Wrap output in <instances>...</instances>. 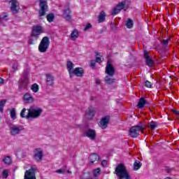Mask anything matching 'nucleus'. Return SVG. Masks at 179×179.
Wrapping results in <instances>:
<instances>
[{"label": "nucleus", "mask_w": 179, "mask_h": 179, "mask_svg": "<svg viewBox=\"0 0 179 179\" xmlns=\"http://www.w3.org/2000/svg\"><path fill=\"white\" fill-rule=\"evenodd\" d=\"M114 173L116 174L118 179H132L127 166L122 163L117 164Z\"/></svg>", "instance_id": "obj_1"}, {"label": "nucleus", "mask_w": 179, "mask_h": 179, "mask_svg": "<svg viewBox=\"0 0 179 179\" xmlns=\"http://www.w3.org/2000/svg\"><path fill=\"white\" fill-rule=\"evenodd\" d=\"M140 132L144 134L145 126L136 125L131 127L129 131V135L131 136V138H138Z\"/></svg>", "instance_id": "obj_2"}, {"label": "nucleus", "mask_w": 179, "mask_h": 179, "mask_svg": "<svg viewBox=\"0 0 179 179\" xmlns=\"http://www.w3.org/2000/svg\"><path fill=\"white\" fill-rule=\"evenodd\" d=\"M129 8V4L127 3V1H124L120 3H119L116 7H115L112 12L111 15L112 16H115V15H118L122 10V9L124 10V12H127V10Z\"/></svg>", "instance_id": "obj_3"}, {"label": "nucleus", "mask_w": 179, "mask_h": 179, "mask_svg": "<svg viewBox=\"0 0 179 179\" xmlns=\"http://www.w3.org/2000/svg\"><path fill=\"white\" fill-rule=\"evenodd\" d=\"M41 113H43V109L40 108L27 109L26 119L30 120V118H38V117L41 115Z\"/></svg>", "instance_id": "obj_4"}, {"label": "nucleus", "mask_w": 179, "mask_h": 179, "mask_svg": "<svg viewBox=\"0 0 179 179\" xmlns=\"http://www.w3.org/2000/svg\"><path fill=\"white\" fill-rule=\"evenodd\" d=\"M50 47V38L48 36H45L42 38L39 45L38 51L40 52H47L48 48Z\"/></svg>", "instance_id": "obj_5"}, {"label": "nucleus", "mask_w": 179, "mask_h": 179, "mask_svg": "<svg viewBox=\"0 0 179 179\" xmlns=\"http://www.w3.org/2000/svg\"><path fill=\"white\" fill-rule=\"evenodd\" d=\"M27 71H24L22 77L19 80L18 87L20 90H23V89H27V86H29V78L27 77Z\"/></svg>", "instance_id": "obj_6"}, {"label": "nucleus", "mask_w": 179, "mask_h": 179, "mask_svg": "<svg viewBox=\"0 0 179 179\" xmlns=\"http://www.w3.org/2000/svg\"><path fill=\"white\" fill-rule=\"evenodd\" d=\"M39 16H45V12H48V3L47 0H39Z\"/></svg>", "instance_id": "obj_7"}, {"label": "nucleus", "mask_w": 179, "mask_h": 179, "mask_svg": "<svg viewBox=\"0 0 179 179\" xmlns=\"http://www.w3.org/2000/svg\"><path fill=\"white\" fill-rule=\"evenodd\" d=\"M8 2H11L10 6V11L14 15H16V13H19L20 10V3L17 2V0H7Z\"/></svg>", "instance_id": "obj_8"}, {"label": "nucleus", "mask_w": 179, "mask_h": 179, "mask_svg": "<svg viewBox=\"0 0 179 179\" xmlns=\"http://www.w3.org/2000/svg\"><path fill=\"white\" fill-rule=\"evenodd\" d=\"M36 171H37L36 168L31 167L29 169L25 171L24 179H36Z\"/></svg>", "instance_id": "obj_9"}, {"label": "nucleus", "mask_w": 179, "mask_h": 179, "mask_svg": "<svg viewBox=\"0 0 179 179\" xmlns=\"http://www.w3.org/2000/svg\"><path fill=\"white\" fill-rule=\"evenodd\" d=\"M22 129L23 127L22 126L11 125L10 127V134L12 136H16V135H19L22 132Z\"/></svg>", "instance_id": "obj_10"}, {"label": "nucleus", "mask_w": 179, "mask_h": 179, "mask_svg": "<svg viewBox=\"0 0 179 179\" xmlns=\"http://www.w3.org/2000/svg\"><path fill=\"white\" fill-rule=\"evenodd\" d=\"M110 123V116L107 115L104 117H102L101 121L99 122V127L102 129H106L108 127V124Z\"/></svg>", "instance_id": "obj_11"}, {"label": "nucleus", "mask_w": 179, "mask_h": 179, "mask_svg": "<svg viewBox=\"0 0 179 179\" xmlns=\"http://www.w3.org/2000/svg\"><path fill=\"white\" fill-rule=\"evenodd\" d=\"M105 72L107 73V75H108V76L110 77L114 76V73H115V69H114V66H113V64L110 63V62H108L106 64Z\"/></svg>", "instance_id": "obj_12"}, {"label": "nucleus", "mask_w": 179, "mask_h": 179, "mask_svg": "<svg viewBox=\"0 0 179 179\" xmlns=\"http://www.w3.org/2000/svg\"><path fill=\"white\" fill-rule=\"evenodd\" d=\"M84 135L87 136V138H90L92 141H94V139H96V131L92 129H87L85 130Z\"/></svg>", "instance_id": "obj_13"}, {"label": "nucleus", "mask_w": 179, "mask_h": 179, "mask_svg": "<svg viewBox=\"0 0 179 179\" xmlns=\"http://www.w3.org/2000/svg\"><path fill=\"white\" fill-rule=\"evenodd\" d=\"M144 58L145 59V64L148 65V66H150V68H152L153 66V64H155V62L152 58H150V56L149 55V52L144 51Z\"/></svg>", "instance_id": "obj_14"}, {"label": "nucleus", "mask_w": 179, "mask_h": 179, "mask_svg": "<svg viewBox=\"0 0 179 179\" xmlns=\"http://www.w3.org/2000/svg\"><path fill=\"white\" fill-rule=\"evenodd\" d=\"M34 152V157L35 160L37 162H41V160H43V150L40 148H36Z\"/></svg>", "instance_id": "obj_15"}, {"label": "nucleus", "mask_w": 179, "mask_h": 179, "mask_svg": "<svg viewBox=\"0 0 179 179\" xmlns=\"http://www.w3.org/2000/svg\"><path fill=\"white\" fill-rule=\"evenodd\" d=\"M43 33H44V31H43V27L39 25H35L32 27V34L40 36V34H43Z\"/></svg>", "instance_id": "obj_16"}, {"label": "nucleus", "mask_w": 179, "mask_h": 179, "mask_svg": "<svg viewBox=\"0 0 179 179\" xmlns=\"http://www.w3.org/2000/svg\"><path fill=\"white\" fill-rule=\"evenodd\" d=\"M91 164H97L100 160V157L96 153L91 154L89 157Z\"/></svg>", "instance_id": "obj_17"}, {"label": "nucleus", "mask_w": 179, "mask_h": 179, "mask_svg": "<svg viewBox=\"0 0 179 179\" xmlns=\"http://www.w3.org/2000/svg\"><path fill=\"white\" fill-rule=\"evenodd\" d=\"M83 73H85L84 70L80 67H77L74 69L72 71V78H73V75L82 78V76H83Z\"/></svg>", "instance_id": "obj_18"}, {"label": "nucleus", "mask_w": 179, "mask_h": 179, "mask_svg": "<svg viewBox=\"0 0 179 179\" xmlns=\"http://www.w3.org/2000/svg\"><path fill=\"white\" fill-rule=\"evenodd\" d=\"M45 83L48 86H53L55 82V79L54 78L53 76L51 74H46L45 75Z\"/></svg>", "instance_id": "obj_19"}, {"label": "nucleus", "mask_w": 179, "mask_h": 179, "mask_svg": "<svg viewBox=\"0 0 179 179\" xmlns=\"http://www.w3.org/2000/svg\"><path fill=\"white\" fill-rule=\"evenodd\" d=\"M63 16L67 22H71V9H69V8H67L64 10Z\"/></svg>", "instance_id": "obj_20"}, {"label": "nucleus", "mask_w": 179, "mask_h": 179, "mask_svg": "<svg viewBox=\"0 0 179 179\" xmlns=\"http://www.w3.org/2000/svg\"><path fill=\"white\" fill-rule=\"evenodd\" d=\"M24 100L25 101V103H33V101H34V98H33V96H31L30 93L27 92L24 95Z\"/></svg>", "instance_id": "obj_21"}, {"label": "nucleus", "mask_w": 179, "mask_h": 179, "mask_svg": "<svg viewBox=\"0 0 179 179\" xmlns=\"http://www.w3.org/2000/svg\"><path fill=\"white\" fill-rule=\"evenodd\" d=\"M106 16H107L106 13L103 10L101 11L98 16V23H103V22H105Z\"/></svg>", "instance_id": "obj_22"}, {"label": "nucleus", "mask_w": 179, "mask_h": 179, "mask_svg": "<svg viewBox=\"0 0 179 179\" xmlns=\"http://www.w3.org/2000/svg\"><path fill=\"white\" fill-rule=\"evenodd\" d=\"M66 66L69 76L70 78H72V72H73V63H72L71 61H69L67 62Z\"/></svg>", "instance_id": "obj_23"}, {"label": "nucleus", "mask_w": 179, "mask_h": 179, "mask_svg": "<svg viewBox=\"0 0 179 179\" xmlns=\"http://www.w3.org/2000/svg\"><path fill=\"white\" fill-rule=\"evenodd\" d=\"M87 115H89L90 118H93L94 117V114H96V111L94 110V108L93 106H90L87 110L86 113Z\"/></svg>", "instance_id": "obj_24"}, {"label": "nucleus", "mask_w": 179, "mask_h": 179, "mask_svg": "<svg viewBox=\"0 0 179 179\" xmlns=\"http://www.w3.org/2000/svg\"><path fill=\"white\" fill-rule=\"evenodd\" d=\"M38 35H36L34 34H31L29 38V44H36L37 40H38Z\"/></svg>", "instance_id": "obj_25"}, {"label": "nucleus", "mask_w": 179, "mask_h": 179, "mask_svg": "<svg viewBox=\"0 0 179 179\" xmlns=\"http://www.w3.org/2000/svg\"><path fill=\"white\" fill-rule=\"evenodd\" d=\"M78 37H79V32L78 31V29H74L71 34V39L73 41H75Z\"/></svg>", "instance_id": "obj_26"}, {"label": "nucleus", "mask_w": 179, "mask_h": 179, "mask_svg": "<svg viewBox=\"0 0 179 179\" xmlns=\"http://www.w3.org/2000/svg\"><path fill=\"white\" fill-rule=\"evenodd\" d=\"M145 104H146V99H145V98H141L138 101L137 107H138V108H143Z\"/></svg>", "instance_id": "obj_27"}, {"label": "nucleus", "mask_w": 179, "mask_h": 179, "mask_svg": "<svg viewBox=\"0 0 179 179\" xmlns=\"http://www.w3.org/2000/svg\"><path fill=\"white\" fill-rule=\"evenodd\" d=\"M111 76H107L105 77V82L107 85H113L115 82V78H110Z\"/></svg>", "instance_id": "obj_28"}, {"label": "nucleus", "mask_w": 179, "mask_h": 179, "mask_svg": "<svg viewBox=\"0 0 179 179\" xmlns=\"http://www.w3.org/2000/svg\"><path fill=\"white\" fill-rule=\"evenodd\" d=\"M140 167H142V163L141 162L136 160L134 163V170L136 171L139 169Z\"/></svg>", "instance_id": "obj_29"}, {"label": "nucleus", "mask_w": 179, "mask_h": 179, "mask_svg": "<svg viewBox=\"0 0 179 179\" xmlns=\"http://www.w3.org/2000/svg\"><path fill=\"white\" fill-rule=\"evenodd\" d=\"M10 115L12 120H16V109H15V108L10 109Z\"/></svg>", "instance_id": "obj_30"}, {"label": "nucleus", "mask_w": 179, "mask_h": 179, "mask_svg": "<svg viewBox=\"0 0 179 179\" xmlns=\"http://www.w3.org/2000/svg\"><path fill=\"white\" fill-rule=\"evenodd\" d=\"M148 128H150L152 131L157 127V122L152 121L148 124Z\"/></svg>", "instance_id": "obj_31"}, {"label": "nucleus", "mask_w": 179, "mask_h": 179, "mask_svg": "<svg viewBox=\"0 0 179 179\" xmlns=\"http://www.w3.org/2000/svg\"><path fill=\"white\" fill-rule=\"evenodd\" d=\"M127 29H132L134 27V21L129 18L126 22Z\"/></svg>", "instance_id": "obj_32"}, {"label": "nucleus", "mask_w": 179, "mask_h": 179, "mask_svg": "<svg viewBox=\"0 0 179 179\" xmlns=\"http://www.w3.org/2000/svg\"><path fill=\"white\" fill-rule=\"evenodd\" d=\"M2 162H4V164H10L12 159H10V157H6L3 159Z\"/></svg>", "instance_id": "obj_33"}, {"label": "nucleus", "mask_w": 179, "mask_h": 179, "mask_svg": "<svg viewBox=\"0 0 179 179\" xmlns=\"http://www.w3.org/2000/svg\"><path fill=\"white\" fill-rule=\"evenodd\" d=\"M6 104V99L0 101V113H3V107Z\"/></svg>", "instance_id": "obj_34"}, {"label": "nucleus", "mask_w": 179, "mask_h": 179, "mask_svg": "<svg viewBox=\"0 0 179 179\" xmlns=\"http://www.w3.org/2000/svg\"><path fill=\"white\" fill-rule=\"evenodd\" d=\"M46 17H47L48 22H49V23H51V22H53L54 18L55 17V16L54 15V14L50 13V14H48L46 16Z\"/></svg>", "instance_id": "obj_35"}, {"label": "nucleus", "mask_w": 179, "mask_h": 179, "mask_svg": "<svg viewBox=\"0 0 179 179\" xmlns=\"http://www.w3.org/2000/svg\"><path fill=\"white\" fill-rule=\"evenodd\" d=\"M31 90H32V92L34 93H37V92H38V85L36 83L32 85L31 87Z\"/></svg>", "instance_id": "obj_36"}, {"label": "nucleus", "mask_w": 179, "mask_h": 179, "mask_svg": "<svg viewBox=\"0 0 179 179\" xmlns=\"http://www.w3.org/2000/svg\"><path fill=\"white\" fill-rule=\"evenodd\" d=\"M100 174H101V171L100 168H98V169H96L94 170V177H99V176H100Z\"/></svg>", "instance_id": "obj_37"}, {"label": "nucleus", "mask_w": 179, "mask_h": 179, "mask_svg": "<svg viewBox=\"0 0 179 179\" xmlns=\"http://www.w3.org/2000/svg\"><path fill=\"white\" fill-rule=\"evenodd\" d=\"M101 57H103V56L101 55L100 53L96 52V62H97L98 64H101Z\"/></svg>", "instance_id": "obj_38"}, {"label": "nucleus", "mask_w": 179, "mask_h": 179, "mask_svg": "<svg viewBox=\"0 0 179 179\" xmlns=\"http://www.w3.org/2000/svg\"><path fill=\"white\" fill-rule=\"evenodd\" d=\"M27 109L26 108H23L20 113V117H22V118H26V116L27 115ZM24 114H27V115H24Z\"/></svg>", "instance_id": "obj_39"}, {"label": "nucleus", "mask_w": 179, "mask_h": 179, "mask_svg": "<svg viewBox=\"0 0 179 179\" xmlns=\"http://www.w3.org/2000/svg\"><path fill=\"white\" fill-rule=\"evenodd\" d=\"M8 176H9V171H8V169H5L2 172V176L3 178H8Z\"/></svg>", "instance_id": "obj_40"}, {"label": "nucleus", "mask_w": 179, "mask_h": 179, "mask_svg": "<svg viewBox=\"0 0 179 179\" xmlns=\"http://www.w3.org/2000/svg\"><path fill=\"white\" fill-rule=\"evenodd\" d=\"M83 179H90V173L86 172L84 173L82 176Z\"/></svg>", "instance_id": "obj_41"}, {"label": "nucleus", "mask_w": 179, "mask_h": 179, "mask_svg": "<svg viewBox=\"0 0 179 179\" xmlns=\"http://www.w3.org/2000/svg\"><path fill=\"white\" fill-rule=\"evenodd\" d=\"M169 41H170V38H169L166 40V39L162 40L161 43L162 44V45L167 46L169 45Z\"/></svg>", "instance_id": "obj_42"}, {"label": "nucleus", "mask_w": 179, "mask_h": 179, "mask_svg": "<svg viewBox=\"0 0 179 179\" xmlns=\"http://www.w3.org/2000/svg\"><path fill=\"white\" fill-rule=\"evenodd\" d=\"M1 17V20H8V13H3V15Z\"/></svg>", "instance_id": "obj_43"}, {"label": "nucleus", "mask_w": 179, "mask_h": 179, "mask_svg": "<svg viewBox=\"0 0 179 179\" xmlns=\"http://www.w3.org/2000/svg\"><path fill=\"white\" fill-rule=\"evenodd\" d=\"M110 27L112 29V30L114 31L115 30H117V24L114 23V22H111L110 23Z\"/></svg>", "instance_id": "obj_44"}, {"label": "nucleus", "mask_w": 179, "mask_h": 179, "mask_svg": "<svg viewBox=\"0 0 179 179\" xmlns=\"http://www.w3.org/2000/svg\"><path fill=\"white\" fill-rule=\"evenodd\" d=\"M172 113H173V114H175V115H176L177 120H178V118H179V110H174V109H172Z\"/></svg>", "instance_id": "obj_45"}, {"label": "nucleus", "mask_w": 179, "mask_h": 179, "mask_svg": "<svg viewBox=\"0 0 179 179\" xmlns=\"http://www.w3.org/2000/svg\"><path fill=\"white\" fill-rule=\"evenodd\" d=\"M145 87H152V83H150L149 80H146L145 82Z\"/></svg>", "instance_id": "obj_46"}, {"label": "nucleus", "mask_w": 179, "mask_h": 179, "mask_svg": "<svg viewBox=\"0 0 179 179\" xmlns=\"http://www.w3.org/2000/svg\"><path fill=\"white\" fill-rule=\"evenodd\" d=\"M89 29H92V24H87L85 26L84 30H85V31H86V30H89Z\"/></svg>", "instance_id": "obj_47"}, {"label": "nucleus", "mask_w": 179, "mask_h": 179, "mask_svg": "<svg viewBox=\"0 0 179 179\" xmlns=\"http://www.w3.org/2000/svg\"><path fill=\"white\" fill-rule=\"evenodd\" d=\"M56 173H58V174H64L65 173V170L64 169H59L56 171Z\"/></svg>", "instance_id": "obj_48"}, {"label": "nucleus", "mask_w": 179, "mask_h": 179, "mask_svg": "<svg viewBox=\"0 0 179 179\" xmlns=\"http://www.w3.org/2000/svg\"><path fill=\"white\" fill-rule=\"evenodd\" d=\"M90 66H92V68H94V66H96V62H94V60L91 61Z\"/></svg>", "instance_id": "obj_49"}, {"label": "nucleus", "mask_w": 179, "mask_h": 179, "mask_svg": "<svg viewBox=\"0 0 179 179\" xmlns=\"http://www.w3.org/2000/svg\"><path fill=\"white\" fill-rule=\"evenodd\" d=\"M101 164L103 166V167H106V166H107V160H103Z\"/></svg>", "instance_id": "obj_50"}, {"label": "nucleus", "mask_w": 179, "mask_h": 179, "mask_svg": "<svg viewBox=\"0 0 179 179\" xmlns=\"http://www.w3.org/2000/svg\"><path fill=\"white\" fill-rule=\"evenodd\" d=\"M3 83H5V80H3V78L0 77V86H2Z\"/></svg>", "instance_id": "obj_51"}, {"label": "nucleus", "mask_w": 179, "mask_h": 179, "mask_svg": "<svg viewBox=\"0 0 179 179\" xmlns=\"http://www.w3.org/2000/svg\"><path fill=\"white\" fill-rule=\"evenodd\" d=\"M165 170H166V173H171V169H170V168H169V167H166V169H165Z\"/></svg>", "instance_id": "obj_52"}, {"label": "nucleus", "mask_w": 179, "mask_h": 179, "mask_svg": "<svg viewBox=\"0 0 179 179\" xmlns=\"http://www.w3.org/2000/svg\"><path fill=\"white\" fill-rule=\"evenodd\" d=\"M96 85H100V83H101L100 80H96Z\"/></svg>", "instance_id": "obj_53"}, {"label": "nucleus", "mask_w": 179, "mask_h": 179, "mask_svg": "<svg viewBox=\"0 0 179 179\" xmlns=\"http://www.w3.org/2000/svg\"><path fill=\"white\" fill-rule=\"evenodd\" d=\"M13 69H15V68H16V67H15V66H13Z\"/></svg>", "instance_id": "obj_54"}, {"label": "nucleus", "mask_w": 179, "mask_h": 179, "mask_svg": "<svg viewBox=\"0 0 179 179\" xmlns=\"http://www.w3.org/2000/svg\"><path fill=\"white\" fill-rule=\"evenodd\" d=\"M13 69H15V68H16V67H15V66H13Z\"/></svg>", "instance_id": "obj_55"}, {"label": "nucleus", "mask_w": 179, "mask_h": 179, "mask_svg": "<svg viewBox=\"0 0 179 179\" xmlns=\"http://www.w3.org/2000/svg\"><path fill=\"white\" fill-rule=\"evenodd\" d=\"M1 120H2V117H1V116H0V121H1Z\"/></svg>", "instance_id": "obj_56"}, {"label": "nucleus", "mask_w": 179, "mask_h": 179, "mask_svg": "<svg viewBox=\"0 0 179 179\" xmlns=\"http://www.w3.org/2000/svg\"><path fill=\"white\" fill-rule=\"evenodd\" d=\"M0 20H1V17H0Z\"/></svg>", "instance_id": "obj_57"}]
</instances>
